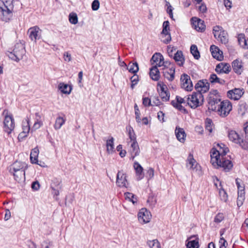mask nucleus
Segmentation results:
<instances>
[{
  "mask_svg": "<svg viewBox=\"0 0 248 248\" xmlns=\"http://www.w3.org/2000/svg\"><path fill=\"white\" fill-rule=\"evenodd\" d=\"M154 176V170L152 168H150L147 172V176L149 179L152 178Z\"/></svg>",
  "mask_w": 248,
  "mask_h": 248,
  "instance_id": "obj_61",
  "label": "nucleus"
},
{
  "mask_svg": "<svg viewBox=\"0 0 248 248\" xmlns=\"http://www.w3.org/2000/svg\"><path fill=\"white\" fill-rule=\"evenodd\" d=\"M134 168L136 170L137 180L139 181L141 180L144 177L143 168L138 162H134Z\"/></svg>",
  "mask_w": 248,
  "mask_h": 248,
  "instance_id": "obj_27",
  "label": "nucleus"
},
{
  "mask_svg": "<svg viewBox=\"0 0 248 248\" xmlns=\"http://www.w3.org/2000/svg\"><path fill=\"white\" fill-rule=\"evenodd\" d=\"M224 4L227 9L232 8V2L229 0H224Z\"/></svg>",
  "mask_w": 248,
  "mask_h": 248,
  "instance_id": "obj_64",
  "label": "nucleus"
},
{
  "mask_svg": "<svg viewBox=\"0 0 248 248\" xmlns=\"http://www.w3.org/2000/svg\"><path fill=\"white\" fill-rule=\"evenodd\" d=\"M19 0H2L0 2V8L2 7L4 9L13 10L14 3Z\"/></svg>",
  "mask_w": 248,
  "mask_h": 248,
  "instance_id": "obj_25",
  "label": "nucleus"
},
{
  "mask_svg": "<svg viewBox=\"0 0 248 248\" xmlns=\"http://www.w3.org/2000/svg\"><path fill=\"white\" fill-rule=\"evenodd\" d=\"M176 102L178 104H186V97L184 98H182L180 96H176Z\"/></svg>",
  "mask_w": 248,
  "mask_h": 248,
  "instance_id": "obj_56",
  "label": "nucleus"
},
{
  "mask_svg": "<svg viewBox=\"0 0 248 248\" xmlns=\"http://www.w3.org/2000/svg\"><path fill=\"white\" fill-rule=\"evenodd\" d=\"M131 83H135V84H137L139 79V77L137 75L135 74L130 78Z\"/></svg>",
  "mask_w": 248,
  "mask_h": 248,
  "instance_id": "obj_63",
  "label": "nucleus"
},
{
  "mask_svg": "<svg viewBox=\"0 0 248 248\" xmlns=\"http://www.w3.org/2000/svg\"><path fill=\"white\" fill-rule=\"evenodd\" d=\"M43 125V122L42 121H35L33 128L34 129H39L42 125Z\"/></svg>",
  "mask_w": 248,
  "mask_h": 248,
  "instance_id": "obj_62",
  "label": "nucleus"
},
{
  "mask_svg": "<svg viewBox=\"0 0 248 248\" xmlns=\"http://www.w3.org/2000/svg\"><path fill=\"white\" fill-rule=\"evenodd\" d=\"M170 22L169 21H165L163 24V30L160 33V38L161 40L165 44H168L170 41V34L169 33Z\"/></svg>",
  "mask_w": 248,
  "mask_h": 248,
  "instance_id": "obj_7",
  "label": "nucleus"
},
{
  "mask_svg": "<svg viewBox=\"0 0 248 248\" xmlns=\"http://www.w3.org/2000/svg\"><path fill=\"white\" fill-rule=\"evenodd\" d=\"M173 59L179 66H182L185 62V59L183 53L181 50H177L174 54Z\"/></svg>",
  "mask_w": 248,
  "mask_h": 248,
  "instance_id": "obj_22",
  "label": "nucleus"
},
{
  "mask_svg": "<svg viewBox=\"0 0 248 248\" xmlns=\"http://www.w3.org/2000/svg\"><path fill=\"white\" fill-rule=\"evenodd\" d=\"M219 243L220 244V248H226L227 242L223 237L220 238Z\"/></svg>",
  "mask_w": 248,
  "mask_h": 248,
  "instance_id": "obj_57",
  "label": "nucleus"
},
{
  "mask_svg": "<svg viewBox=\"0 0 248 248\" xmlns=\"http://www.w3.org/2000/svg\"><path fill=\"white\" fill-rule=\"evenodd\" d=\"M66 119L65 117L62 116H58L55 121V123L54 125V127L55 130L60 129L62 125L65 123Z\"/></svg>",
  "mask_w": 248,
  "mask_h": 248,
  "instance_id": "obj_34",
  "label": "nucleus"
},
{
  "mask_svg": "<svg viewBox=\"0 0 248 248\" xmlns=\"http://www.w3.org/2000/svg\"><path fill=\"white\" fill-rule=\"evenodd\" d=\"M210 51L214 58L219 61L222 59V52L219 50L218 47L215 45H212L210 46Z\"/></svg>",
  "mask_w": 248,
  "mask_h": 248,
  "instance_id": "obj_23",
  "label": "nucleus"
},
{
  "mask_svg": "<svg viewBox=\"0 0 248 248\" xmlns=\"http://www.w3.org/2000/svg\"><path fill=\"white\" fill-rule=\"evenodd\" d=\"M31 188L35 190H38L40 188L39 183L36 181L33 182L31 184Z\"/></svg>",
  "mask_w": 248,
  "mask_h": 248,
  "instance_id": "obj_60",
  "label": "nucleus"
},
{
  "mask_svg": "<svg viewBox=\"0 0 248 248\" xmlns=\"http://www.w3.org/2000/svg\"><path fill=\"white\" fill-rule=\"evenodd\" d=\"M220 101V99L215 96H210L208 99V109L212 111L217 110Z\"/></svg>",
  "mask_w": 248,
  "mask_h": 248,
  "instance_id": "obj_16",
  "label": "nucleus"
},
{
  "mask_svg": "<svg viewBox=\"0 0 248 248\" xmlns=\"http://www.w3.org/2000/svg\"><path fill=\"white\" fill-rule=\"evenodd\" d=\"M147 245L151 248H161L160 244L157 239L149 240Z\"/></svg>",
  "mask_w": 248,
  "mask_h": 248,
  "instance_id": "obj_40",
  "label": "nucleus"
},
{
  "mask_svg": "<svg viewBox=\"0 0 248 248\" xmlns=\"http://www.w3.org/2000/svg\"><path fill=\"white\" fill-rule=\"evenodd\" d=\"M171 105H172L174 108H177L178 110H180L183 113H187V111L186 108L182 105V104H178L177 103H175L174 101H171Z\"/></svg>",
  "mask_w": 248,
  "mask_h": 248,
  "instance_id": "obj_42",
  "label": "nucleus"
},
{
  "mask_svg": "<svg viewBox=\"0 0 248 248\" xmlns=\"http://www.w3.org/2000/svg\"><path fill=\"white\" fill-rule=\"evenodd\" d=\"M164 116L165 114L162 111H160L157 113V118L158 120L162 123L165 121L164 120Z\"/></svg>",
  "mask_w": 248,
  "mask_h": 248,
  "instance_id": "obj_58",
  "label": "nucleus"
},
{
  "mask_svg": "<svg viewBox=\"0 0 248 248\" xmlns=\"http://www.w3.org/2000/svg\"><path fill=\"white\" fill-rule=\"evenodd\" d=\"M191 20L193 28L196 31L202 32L205 30V25L203 20L196 17H193Z\"/></svg>",
  "mask_w": 248,
  "mask_h": 248,
  "instance_id": "obj_14",
  "label": "nucleus"
},
{
  "mask_svg": "<svg viewBox=\"0 0 248 248\" xmlns=\"http://www.w3.org/2000/svg\"><path fill=\"white\" fill-rule=\"evenodd\" d=\"M157 90L163 101H168L170 98V93L168 90L167 86L163 83H158L157 84Z\"/></svg>",
  "mask_w": 248,
  "mask_h": 248,
  "instance_id": "obj_12",
  "label": "nucleus"
},
{
  "mask_svg": "<svg viewBox=\"0 0 248 248\" xmlns=\"http://www.w3.org/2000/svg\"><path fill=\"white\" fill-rule=\"evenodd\" d=\"M126 129L128 131V137L130 140L129 143H131L132 142H137L136 136L133 128L131 126H128Z\"/></svg>",
  "mask_w": 248,
  "mask_h": 248,
  "instance_id": "obj_35",
  "label": "nucleus"
},
{
  "mask_svg": "<svg viewBox=\"0 0 248 248\" xmlns=\"http://www.w3.org/2000/svg\"><path fill=\"white\" fill-rule=\"evenodd\" d=\"M212 121L210 119H207L206 121L205 129L206 130L209 131L210 133L212 132Z\"/></svg>",
  "mask_w": 248,
  "mask_h": 248,
  "instance_id": "obj_52",
  "label": "nucleus"
},
{
  "mask_svg": "<svg viewBox=\"0 0 248 248\" xmlns=\"http://www.w3.org/2000/svg\"><path fill=\"white\" fill-rule=\"evenodd\" d=\"M210 81L211 83H218L221 85L224 84L225 83V80L218 78L215 74H213L210 75Z\"/></svg>",
  "mask_w": 248,
  "mask_h": 248,
  "instance_id": "obj_37",
  "label": "nucleus"
},
{
  "mask_svg": "<svg viewBox=\"0 0 248 248\" xmlns=\"http://www.w3.org/2000/svg\"><path fill=\"white\" fill-rule=\"evenodd\" d=\"M129 152L131 154V158L134 160V158L138 155L140 153V150L138 142H132L130 144Z\"/></svg>",
  "mask_w": 248,
  "mask_h": 248,
  "instance_id": "obj_21",
  "label": "nucleus"
},
{
  "mask_svg": "<svg viewBox=\"0 0 248 248\" xmlns=\"http://www.w3.org/2000/svg\"><path fill=\"white\" fill-rule=\"evenodd\" d=\"M151 62L152 64H155L156 66L160 67L161 66H167L168 63L170 64V62H165L164 61L163 56L160 53H155L154 54L151 59Z\"/></svg>",
  "mask_w": 248,
  "mask_h": 248,
  "instance_id": "obj_10",
  "label": "nucleus"
},
{
  "mask_svg": "<svg viewBox=\"0 0 248 248\" xmlns=\"http://www.w3.org/2000/svg\"><path fill=\"white\" fill-rule=\"evenodd\" d=\"M213 34L214 37L222 44H226L228 42V35L223 28L219 26L214 27Z\"/></svg>",
  "mask_w": 248,
  "mask_h": 248,
  "instance_id": "obj_6",
  "label": "nucleus"
},
{
  "mask_svg": "<svg viewBox=\"0 0 248 248\" xmlns=\"http://www.w3.org/2000/svg\"><path fill=\"white\" fill-rule=\"evenodd\" d=\"M187 248H199V244L198 240L189 241L186 244Z\"/></svg>",
  "mask_w": 248,
  "mask_h": 248,
  "instance_id": "obj_43",
  "label": "nucleus"
},
{
  "mask_svg": "<svg viewBox=\"0 0 248 248\" xmlns=\"http://www.w3.org/2000/svg\"><path fill=\"white\" fill-rule=\"evenodd\" d=\"M152 104H151V106H159L160 104V100L158 98V97L154 96L152 98Z\"/></svg>",
  "mask_w": 248,
  "mask_h": 248,
  "instance_id": "obj_55",
  "label": "nucleus"
},
{
  "mask_svg": "<svg viewBox=\"0 0 248 248\" xmlns=\"http://www.w3.org/2000/svg\"><path fill=\"white\" fill-rule=\"evenodd\" d=\"M100 3L98 0H94L92 3V8L93 11H96L99 8Z\"/></svg>",
  "mask_w": 248,
  "mask_h": 248,
  "instance_id": "obj_53",
  "label": "nucleus"
},
{
  "mask_svg": "<svg viewBox=\"0 0 248 248\" xmlns=\"http://www.w3.org/2000/svg\"><path fill=\"white\" fill-rule=\"evenodd\" d=\"M39 30V28L37 26H34L28 30V32L29 34V37L32 41H35L37 40Z\"/></svg>",
  "mask_w": 248,
  "mask_h": 248,
  "instance_id": "obj_29",
  "label": "nucleus"
},
{
  "mask_svg": "<svg viewBox=\"0 0 248 248\" xmlns=\"http://www.w3.org/2000/svg\"><path fill=\"white\" fill-rule=\"evenodd\" d=\"M64 61L69 62L71 61V56L68 52H65L63 54Z\"/></svg>",
  "mask_w": 248,
  "mask_h": 248,
  "instance_id": "obj_59",
  "label": "nucleus"
},
{
  "mask_svg": "<svg viewBox=\"0 0 248 248\" xmlns=\"http://www.w3.org/2000/svg\"><path fill=\"white\" fill-rule=\"evenodd\" d=\"M220 147L219 150L213 148L211 152V163L213 166L217 168L221 167L225 171H229L232 167V161L227 159L224 157L228 151V148H223L225 145L218 144Z\"/></svg>",
  "mask_w": 248,
  "mask_h": 248,
  "instance_id": "obj_1",
  "label": "nucleus"
},
{
  "mask_svg": "<svg viewBox=\"0 0 248 248\" xmlns=\"http://www.w3.org/2000/svg\"><path fill=\"white\" fill-rule=\"evenodd\" d=\"M203 101V95L199 93L193 92L186 97V104L192 108H196L202 105Z\"/></svg>",
  "mask_w": 248,
  "mask_h": 248,
  "instance_id": "obj_2",
  "label": "nucleus"
},
{
  "mask_svg": "<svg viewBox=\"0 0 248 248\" xmlns=\"http://www.w3.org/2000/svg\"><path fill=\"white\" fill-rule=\"evenodd\" d=\"M147 202L149 203V206L151 208H153L156 204V200L154 197L151 196L149 197Z\"/></svg>",
  "mask_w": 248,
  "mask_h": 248,
  "instance_id": "obj_50",
  "label": "nucleus"
},
{
  "mask_svg": "<svg viewBox=\"0 0 248 248\" xmlns=\"http://www.w3.org/2000/svg\"><path fill=\"white\" fill-rule=\"evenodd\" d=\"M238 41L239 45L243 48H245L246 46L247 45V41H246V39L245 38L244 34H241L239 35L238 37Z\"/></svg>",
  "mask_w": 248,
  "mask_h": 248,
  "instance_id": "obj_44",
  "label": "nucleus"
},
{
  "mask_svg": "<svg viewBox=\"0 0 248 248\" xmlns=\"http://www.w3.org/2000/svg\"><path fill=\"white\" fill-rule=\"evenodd\" d=\"M210 84L206 79L200 80L195 84V89L196 93H199L202 94L208 91Z\"/></svg>",
  "mask_w": 248,
  "mask_h": 248,
  "instance_id": "obj_9",
  "label": "nucleus"
},
{
  "mask_svg": "<svg viewBox=\"0 0 248 248\" xmlns=\"http://www.w3.org/2000/svg\"><path fill=\"white\" fill-rule=\"evenodd\" d=\"M39 153V151L38 147H35L31 151L30 154V160L31 163L38 164L37 162Z\"/></svg>",
  "mask_w": 248,
  "mask_h": 248,
  "instance_id": "obj_32",
  "label": "nucleus"
},
{
  "mask_svg": "<svg viewBox=\"0 0 248 248\" xmlns=\"http://www.w3.org/2000/svg\"><path fill=\"white\" fill-rule=\"evenodd\" d=\"M244 93L243 89L234 88L227 92V96L231 99L238 100L241 98Z\"/></svg>",
  "mask_w": 248,
  "mask_h": 248,
  "instance_id": "obj_13",
  "label": "nucleus"
},
{
  "mask_svg": "<svg viewBox=\"0 0 248 248\" xmlns=\"http://www.w3.org/2000/svg\"><path fill=\"white\" fill-rule=\"evenodd\" d=\"M116 184L119 187H127V182L126 179V174L122 170L118 172Z\"/></svg>",
  "mask_w": 248,
  "mask_h": 248,
  "instance_id": "obj_15",
  "label": "nucleus"
},
{
  "mask_svg": "<svg viewBox=\"0 0 248 248\" xmlns=\"http://www.w3.org/2000/svg\"><path fill=\"white\" fill-rule=\"evenodd\" d=\"M150 76L155 81H157L159 79L160 74L156 65H154L150 68Z\"/></svg>",
  "mask_w": 248,
  "mask_h": 248,
  "instance_id": "obj_30",
  "label": "nucleus"
},
{
  "mask_svg": "<svg viewBox=\"0 0 248 248\" xmlns=\"http://www.w3.org/2000/svg\"><path fill=\"white\" fill-rule=\"evenodd\" d=\"M138 217L140 222L142 224H145L150 221L151 215L146 209L142 208L139 212Z\"/></svg>",
  "mask_w": 248,
  "mask_h": 248,
  "instance_id": "obj_11",
  "label": "nucleus"
},
{
  "mask_svg": "<svg viewBox=\"0 0 248 248\" xmlns=\"http://www.w3.org/2000/svg\"><path fill=\"white\" fill-rule=\"evenodd\" d=\"M25 47L22 43H17L12 52H10L8 56L9 58L16 62H18L23 58L25 54Z\"/></svg>",
  "mask_w": 248,
  "mask_h": 248,
  "instance_id": "obj_3",
  "label": "nucleus"
},
{
  "mask_svg": "<svg viewBox=\"0 0 248 248\" xmlns=\"http://www.w3.org/2000/svg\"><path fill=\"white\" fill-rule=\"evenodd\" d=\"M180 80L182 88L187 91H191L192 90L193 85L190 77L188 75L186 74L182 75Z\"/></svg>",
  "mask_w": 248,
  "mask_h": 248,
  "instance_id": "obj_8",
  "label": "nucleus"
},
{
  "mask_svg": "<svg viewBox=\"0 0 248 248\" xmlns=\"http://www.w3.org/2000/svg\"><path fill=\"white\" fill-rule=\"evenodd\" d=\"M125 199H128L130 201L132 202L133 203L137 202V199L135 197V195L132 193L127 192L125 193Z\"/></svg>",
  "mask_w": 248,
  "mask_h": 248,
  "instance_id": "obj_49",
  "label": "nucleus"
},
{
  "mask_svg": "<svg viewBox=\"0 0 248 248\" xmlns=\"http://www.w3.org/2000/svg\"><path fill=\"white\" fill-rule=\"evenodd\" d=\"M0 9L2 12L1 20L5 22L9 21L13 16L12 12L13 10L4 9L2 7Z\"/></svg>",
  "mask_w": 248,
  "mask_h": 248,
  "instance_id": "obj_28",
  "label": "nucleus"
},
{
  "mask_svg": "<svg viewBox=\"0 0 248 248\" xmlns=\"http://www.w3.org/2000/svg\"><path fill=\"white\" fill-rule=\"evenodd\" d=\"M3 115H5L3 122L4 131L8 134H10L15 128V121L12 115H8V110L4 109Z\"/></svg>",
  "mask_w": 248,
  "mask_h": 248,
  "instance_id": "obj_4",
  "label": "nucleus"
},
{
  "mask_svg": "<svg viewBox=\"0 0 248 248\" xmlns=\"http://www.w3.org/2000/svg\"><path fill=\"white\" fill-rule=\"evenodd\" d=\"M224 218V215L222 213H218L214 218V222L217 223L221 222Z\"/></svg>",
  "mask_w": 248,
  "mask_h": 248,
  "instance_id": "obj_51",
  "label": "nucleus"
},
{
  "mask_svg": "<svg viewBox=\"0 0 248 248\" xmlns=\"http://www.w3.org/2000/svg\"><path fill=\"white\" fill-rule=\"evenodd\" d=\"M232 67L234 71L238 74H241L243 71L242 62L238 60H235L232 62Z\"/></svg>",
  "mask_w": 248,
  "mask_h": 248,
  "instance_id": "obj_31",
  "label": "nucleus"
},
{
  "mask_svg": "<svg viewBox=\"0 0 248 248\" xmlns=\"http://www.w3.org/2000/svg\"><path fill=\"white\" fill-rule=\"evenodd\" d=\"M190 52L195 59L198 60L200 58V52L198 50V48L196 45H191L190 46Z\"/></svg>",
  "mask_w": 248,
  "mask_h": 248,
  "instance_id": "obj_39",
  "label": "nucleus"
},
{
  "mask_svg": "<svg viewBox=\"0 0 248 248\" xmlns=\"http://www.w3.org/2000/svg\"><path fill=\"white\" fill-rule=\"evenodd\" d=\"M127 69H128L130 73L134 74L137 73L139 70L138 63L137 62L131 63L129 68L127 67Z\"/></svg>",
  "mask_w": 248,
  "mask_h": 248,
  "instance_id": "obj_41",
  "label": "nucleus"
},
{
  "mask_svg": "<svg viewBox=\"0 0 248 248\" xmlns=\"http://www.w3.org/2000/svg\"><path fill=\"white\" fill-rule=\"evenodd\" d=\"M69 22L73 24H76L78 22L77 15L75 13L70 14L69 16Z\"/></svg>",
  "mask_w": 248,
  "mask_h": 248,
  "instance_id": "obj_48",
  "label": "nucleus"
},
{
  "mask_svg": "<svg viewBox=\"0 0 248 248\" xmlns=\"http://www.w3.org/2000/svg\"><path fill=\"white\" fill-rule=\"evenodd\" d=\"M61 181H59L57 178H55L52 180L50 187L51 188H57L62 189V186L61 185Z\"/></svg>",
  "mask_w": 248,
  "mask_h": 248,
  "instance_id": "obj_46",
  "label": "nucleus"
},
{
  "mask_svg": "<svg viewBox=\"0 0 248 248\" xmlns=\"http://www.w3.org/2000/svg\"><path fill=\"white\" fill-rule=\"evenodd\" d=\"M215 70L218 74H228L230 72L231 67L228 63L221 62L216 66Z\"/></svg>",
  "mask_w": 248,
  "mask_h": 248,
  "instance_id": "obj_18",
  "label": "nucleus"
},
{
  "mask_svg": "<svg viewBox=\"0 0 248 248\" xmlns=\"http://www.w3.org/2000/svg\"><path fill=\"white\" fill-rule=\"evenodd\" d=\"M198 164L193 158V156L191 154H190L186 160V167L187 169L190 170H198Z\"/></svg>",
  "mask_w": 248,
  "mask_h": 248,
  "instance_id": "obj_17",
  "label": "nucleus"
},
{
  "mask_svg": "<svg viewBox=\"0 0 248 248\" xmlns=\"http://www.w3.org/2000/svg\"><path fill=\"white\" fill-rule=\"evenodd\" d=\"M245 194L242 193V191L240 194H238V198L237 200V204L238 206L240 207L243 204L245 199Z\"/></svg>",
  "mask_w": 248,
  "mask_h": 248,
  "instance_id": "obj_47",
  "label": "nucleus"
},
{
  "mask_svg": "<svg viewBox=\"0 0 248 248\" xmlns=\"http://www.w3.org/2000/svg\"><path fill=\"white\" fill-rule=\"evenodd\" d=\"M107 150L109 154H111L113 152L114 149V138L112 137L107 140L106 143Z\"/></svg>",
  "mask_w": 248,
  "mask_h": 248,
  "instance_id": "obj_36",
  "label": "nucleus"
},
{
  "mask_svg": "<svg viewBox=\"0 0 248 248\" xmlns=\"http://www.w3.org/2000/svg\"><path fill=\"white\" fill-rule=\"evenodd\" d=\"M151 99L148 97H143L142 98V104L145 107L151 106Z\"/></svg>",
  "mask_w": 248,
  "mask_h": 248,
  "instance_id": "obj_54",
  "label": "nucleus"
},
{
  "mask_svg": "<svg viewBox=\"0 0 248 248\" xmlns=\"http://www.w3.org/2000/svg\"><path fill=\"white\" fill-rule=\"evenodd\" d=\"M238 144H239L242 149L248 150V135L246 136L244 140L241 139L240 143H238Z\"/></svg>",
  "mask_w": 248,
  "mask_h": 248,
  "instance_id": "obj_45",
  "label": "nucleus"
},
{
  "mask_svg": "<svg viewBox=\"0 0 248 248\" xmlns=\"http://www.w3.org/2000/svg\"><path fill=\"white\" fill-rule=\"evenodd\" d=\"M232 103L228 100H224L220 103L217 108L218 114L221 117L227 116L232 110Z\"/></svg>",
  "mask_w": 248,
  "mask_h": 248,
  "instance_id": "obj_5",
  "label": "nucleus"
},
{
  "mask_svg": "<svg viewBox=\"0 0 248 248\" xmlns=\"http://www.w3.org/2000/svg\"><path fill=\"white\" fill-rule=\"evenodd\" d=\"M228 138L233 142L238 144L242 139L239 135L234 130H229L228 134Z\"/></svg>",
  "mask_w": 248,
  "mask_h": 248,
  "instance_id": "obj_26",
  "label": "nucleus"
},
{
  "mask_svg": "<svg viewBox=\"0 0 248 248\" xmlns=\"http://www.w3.org/2000/svg\"><path fill=\"white\" fill-rule=\"evenodd\" d=\"M13 174L15 177V179L18 182H21L25 180V170H18V171H13L11 172Z\"/></svg>",
  "mask_w": 248,
  "mask_h": 248,
  "instance_id": "obj_24",
  "label": "nucleus"
},
{
  "mask_svg": "<svg viewBox=\"0 0 248 248\" xmlns=\"http://www.w3.org/2000/svg\"><path fill=\"white\" fill-rule=\"evenodd\" d=\"M27 168L26 164L22 162L16 161L15 162L10 168L9 171L12 172L13 171H18L22 170H26Z\"/></svg>",
  "mask_w": 248,
  "mask_h": 248,
  "instance_id": "obj_20",
  "label": "nucleus"
},
{
  "mask_svg": "<svg viewBox=\"0 0 248 248\" xmlns=\"http://www.w3.org/2000/svg\"><path fill=\"white\" fill-rule=\"evenodd\" d=\"M175 134L178 141L181 143L185 142L186 134L183 128L177 126L175 130Z\"/></svg>",
  "mask_w": 248,
  "mask_h": 248,
  "instance_id": "obj_19",
  "label": "nucleus"
},
{
  "mask_svg": "<svg viewBox=\"0 0 248 248\" xmlns=\"http://www.w3.org/2000/svg\"><path fill=\"white\" fill-rule=\"evenodd\" d=\"M58 88L61 92L64 94H70L72 90V87L62 82L59 84Z\"/></svg>",
  "mask_w": 248,
  "mask_h": 248,
  "instance_id": "obj_33",
  "label": "nucleus"
},
{
  "mask_svg": "<svg viewBox=\"0 0 248 248\" xmlns=\"http://www.w3.org/2000/svg\"><path fill=\"white\" fill-rule=\"evenodd\" d=\"M22 129L23 131L20 134L19 136H22L23 137H27V134L29 133L30 130L29 120H28L26 123L23 124Z\"/></svg>",
  "mask_w": 248,
  "mask_h": 248,
  "instance_id": "obj_38",
  "label": "nucleus"
}]
</instances>
